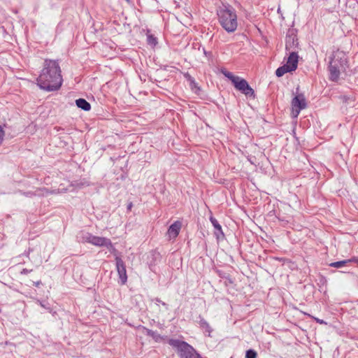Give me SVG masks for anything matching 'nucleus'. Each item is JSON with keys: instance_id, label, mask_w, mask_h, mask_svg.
I'll list each match as a JSON object with an SVG mask.
<instances>
[{"instance_id": "obj_26", "label": "nucleus", "mask_w": 358, "mask_h": 358, "mask_svg": "<svg viewBox=\"0 0 358 358\" xmlns=\"http://www.w3.org/2000/svg\"><path fill=\"white\" fill-rule=\"evenodd\" d=\"M312 318L315 321H316L317 323H319L320 324H327V322L325 321H324L323 320H320V319L315 317H312Z\"/></svg>"}, {"instance_id": "obj_22", "label": "nucleus", "mask_w": 358, "mask_h": 358, "mask_svg": "<svg viewBox=\"0 0 358 358\" xmlns=\"http://www.w3.org/2000/svg\"><path fill=\"white\" fill-rule=\"evenodd\" d=\"M257 354L254 350H248L246 351L245 358H257Z\"/></svg>"}, {"instance_id": "obj_15", "label": "nucleus", "mask_w": 358, "mask_h": 358, "mask_svg": "<svg viewBox=\"0 0 358 358\" xmlns=\"http://www.w3.org/2000/svg\"><path fill=\"white\" fill-rule=\"evenodd\" d=\"M292 71L289 69L288 66H287L285 64L283 65L282 66H280L279 68L277 69V70L275 71V75L278 76V77H281L285 73H287V72H291Z\"/></svg>"}, {"instance_id": "obj_28", "label": "nucleus", "mask_w": 358, "mask_h": 358, "mask_svg": "<svg viewBox=\"0 0 358 358\" xmlns=\"http://www.w3.org/2000/svg\"><path fill=\"white\" fill-rule=\"evenodd\" d=\"M31 271H32V270H28L27 268H23L20 273H21V274L25 275V274L29 273Z\"/></svg>"}, {"instance_id": "obj_8", "label": "nucleus", "mask_w": 358, "mask_h": 358, "mask_svg": "<svg viewBox=\"0 0 358 358\" xmlns=\"http://www.w3.org/2000/svg\"><path fill=\"white\" fill-rule=\"evenodd\" d=\"M298 45V39L293 31L289 32L286 36V50L289 52L296 51Z\"/></svg>"}, {"instance_id": "obj_6", "label": "nucleus", "mask_w": 358, "mask_h": 358, "mask_svg": "<svg viewBox=\"0 0 358 358\" xmlns=\"http://www.w3.org/2000/svg\"><path fill=\"white\" fill-rule=\"evenodd\" d=\"M115 262H116L117 271L119 278L121 281V284L124 285L127 280L126 266H125L123 260L119 257H115Z\"/></svg>"}, {"instance_id": "obj_10", "label": "nucleus", "mask_w": 358, "mask_h": 358, "mask_svg": "<svg viewBox=\"0 0 358 358\" xmlns=\"http://www.w3.org/2000/svg\"><path fill=\"white\" fill-rule=\"evenodd\" d=\"M289 55L287 59V64H285L292 71L297 68L298 64V55L296 51L289 52Z\"/></svg>"}, {"instance_id": "obj_2", "label": "nucleus", "mask_w": 358, "mask_h": 358, "mask_svg": "<svg viewBox=\"0 0 358 358\" xmlns=\"http://www.w3.org/2000/svg\"><path fill=\"white\" fill-rule=\"evenodd\" d=\"M222 27L228 33L234 32L238 27L237 15L235 10L229 6H224L217 13Z\"/></svg>"}, {"instance_id": "obj_31", "label": "nucleus", "mask_w": 358, "mask_h": 358, "mask_svg": "<svg viewBox=\"0 0 358 358\" xmlns=\"http://www.w3.org/2000/svg\"><path fill=\"white\" fill-rule=\"evenodd\" d=\"M34 284L36 287H38L41 284V281L34 282Z\"/></svg>"}, {"instance_id": "obj_25", "label": "nucleus", "mask_w": 358, "mask_h": 358, "mask_svg": "<svg viewBox=\"0 0 358 358\" xmlns=\"http://www.w3.org/2000/svg\"><path fill=\"white\" fill-rule=\"evenodd\" d=\"M37 303L41 306L43 307V308H45L47 309L48 310H49L50 312L51 311V308L50 307H48L46 304H45L44 303H43L42 301H39V300H37Z\"/></svg>"}, {"instance_id": "obj_5", "label": "nucleus", "mask_w": 358, "mask_h": 358, "mask_svg": "<svg viewBox=\"0 0 358 358\" xmlns=\"http://www.w3.org/2000/svg\"><path fill=\"white\" fill-rule=\"evenodd\" d=\"M234 87L244 94L245 96H255L254 90L249 85L246 80L238 77V79L234 83Z\"/></svg>"}, {"instance_id": "obj_11", "label": "nucleus", "mask_w": 358, "mask_h": 358, "mask_svg": "<svg viewBox=\"0 0 358 358\" xmlns=\"http://www.w3.org/2000/svg\"><path fill=\"white\" fill-rule=\"evenodd\" d=\"M94 235L90 233H84L82 232L79 236H78V238L81 243H89L92 244V239L93 238Z\"/></svg>"}, {"instance_id": "obj_33", "label": "nucleus", "mask_w": 358, "mask_h": 358, "mask_svg": "<svg viewBox=\"0 0 358 358\" xmlns=\"http://www.w3.org/2000/svg\"><path fill=\"white\" fill-rule=\"evenodd\" d=\"M161 304H162L163 306H164L166 309L168 308V305H167L166 303H164V302H163V301H162Z\"/></svg>"}, {"instance_id": "obj_20", "label": "nucleus", "mask_w": 358, "mask_h": 358, "mask_svg": "<svg viewBox=\"0 0 358 358\" xmlns=\"http://www.w3.org/2000/svg\"><path fill=\"white\" fill-rule=\"evenodd\" d=\"M184 76L189 82V85L192 89L196 87V83L194 79L188 73H185Z\"/></svg>"}, {"instance_id": "obj_16", "label": "nucleus", "mask_w": 358, "mask_h": 358, "mask_svg": "<svg viewBox=\"0 0 358 358\" xmlns=\"http://www.w3.org/2000/svg\"><path fill=\"white\" fill-rule=\"evenodd\" d=\"M222 73L226 78H229L233 84L235 82V80L238 79V77L237 76H234L232 73L227 70H222Z\"/></svg>"}, {"instance_id": "obj_29", "label": "nucleus", "mask_w": 358, "mask_h": 358, "mask_svg": "<svg viewBox=\"0 0 358 358\" xmlns=\"http://www.w3.org/2000/svg\"><path fill=\"white\" fill-rule=\"evenodd\" d=\"M154 301H155V303L157 304L158 303H162V301L159 299V298H156L154 299Z\"/></svg>"}, {"instance_id": "obj_9", "label": "nucleus", "mask_w": 358, "mask_h": 358, "mask_svg": "<svg viewBox=\"0 0 358 358\" xmlns=\"http://www.w3.org/2000/svg\"><path fill=\"white\" fill-rule=\"evenodd\" d=\"M182 223L180 221L174 222L168 229L167 234L169 238H176L180 231Z\"/></svg>"}, {"instance_id": "obj_32", "label": "nucleus", "mask_w": 358, "mask_h": 358, "mask_svg": "<svg viewBox=\"0 0 358 358\" xmlns=\"http://www.w3.org/2000/svg\"><path fill=\"white\" fill-rule=\"evenodd\" d=\"M24 194H25L26 196H32V195H34V194H33V193H31V192H27V193H24Z\"/></svg>"}, {"instance_id": "obj_27", "label": "nucleus", "mask_w": 358, "mask_h": 358, "mask_svg": "<svg viewBox=\"0 0 358 358\" xmlns=\"http://www.w3.org/2000/svg\"><path fill=\"white\" fill-rule=\"evenodd\" d=\"M4 136V131L3 130L2 127L0 126V144L3 141Z\"/></svg>"}, {"instance_id": "obj_21", "label": "nucleus", "mask_w": 358, "mask_h": 358, "mask_svg": "<svg viewBox=\"0 0 358 358\" xmlns=\"http://www.w3.org/2000/svg\"><path fill=\"white\" fill-rule=\"evenodd\" d=\"M184 76L189 82V85L192 89L196 87V83L194 79L188 73H185Z\"/></svg>"}, {"instance_id": "obj_13", "label": "nucleus", "mask_w": 358, "mask_h": 358, "mask_svg": "<svg viewBox=\"0 0 358 358\" xmlns=\"http://www.w3.org/2000/svg\"><path fill=\"white\" fill-rule=\"evenodd\" d=\"M210 220L214 228L217 231V232H215V235L217 236V237L219 238L220 235L223 236L224 234L222 231V227L218 223L217 220L213 217H210Z\"/></svg>"}, {"instance_id": "obj_18", "label": "nucleus", "mask_w": 358, "mask_h": 358, "mask_svg": "<svg viewBox=\"0 0 358 358\" xmlns=\"http://www.w3.org/2000/svg\"><path fill=\"white\" fill-rule=\"evenodd\" d=\"M184 76L189 82V85L192 89L196 87V83L194 79L188 73H185Z\"/></svg>"}, {"instance_id": "obj_24", "label": "nucleus", "mask_w": 358, "mask_h": 358, "mask_svg": "<svg viewBox=\"0 0 358 358\" xmlns=\"http://www.w3.org/2000/svg\"><path fill=\"white\" fill-rule=\"evenodd\" d=\"M145 331H146V334L148 336H150L152 338H155V336H156V333L150 329H146V328H144Z\"/></svg>"}, {"instance_id": "obj_4", "label": "nucleus", "mask_w": 358, "mask_h": 358, "mask_svg": "<svg viewBox=\"0 0 358 358\" xmlns=\"http://www.w3.org/2000/svg\"><path fill=\"white\" fill-rule=\"evenodd\" d=\"M306 101L303 94H299L292 100V116L297 117L300 111L306 108Z\"/></svg>"}, {"instance_id": "obj_3", "label": "nucleus", "mask_w": 358, "mask_h": 358, "mask_svg": "<svg viewBox=\"0 0 358 358\" xmlns=\"http://www.w3.org/2000/svg\"><path fill=\"white\" fill-rule=\"evenodd\" d=\"M345 62L346 58L343 52H337L334 54L329 66L331 80L335 81L338 78L340 71L344 67Z\"/></svg>"}, {"instance_id": "obj_7", "label": "nucleus", "mask_w": 358, "mask_h": 358, "mask_svg": "<svg viewBox=\"0 0 358 358\" xmlns=\"http://www.w3.org/2000/svg\"><path fill=\"white\" fill-rule=\"evenodd\" d=\"M92 244L96 246H105L106 247L110 252L115 251V248H114L111 241L109 238L105 237H100L94 236L92 239Z\"/></svg>"}, {"instance_id": "obj_23", "label": "nucleus", "mask_w": 358, "mask_h": 358, "mask_svg": "<svg viewBox=\"0 0 358 358\" xmlns=\"http://www.w3.org/2000/svg\"><path fill=\"white\" fill-rule=\"evenodd\" d=\"M148 42L149 44L154 45H155L157 43L156 38L152 35L148 36Z\"/></svg>"}, {"instance_id": "obj_1", "label": "nucleus", "mask_w": 358, "mask_h": 358, "mask_svg": "<svg viewBox=\"0 0 358 358\" xmlns=\"http://www.w3.org/2000/svg\"><path fill=\"white\" fill-rule=\"evenodd\" d=\"M62 83V76L59 63L56 60L45 59L43 68L37 78L40 88L51 92L59 89Z\"/></svg>"}, {"instance_id": "obj_19", "label": "nucleus", "mask_w": 358, "mask_h": 358, "mask_svg": "<svg viewBox=\"0 0 358 358\" xmlns=\"http://www.w3.org/2000/svg\"><path fill=\"white\" fill-rule=\"evenodd\" d=\"M184 76L189 82V85L192 89L196 87V83L194 79L188 73H185Z\"/></svg>"}, {"instance_id": "obj_34", "label": "nucleus", "mask_w": 358, "mask_h": 358, "mask_svg": "<svg viewBox=\"0 0 358 358\" xmlns=\"http://www.w3.org/2000/svg\"><path fill=\"white\" fill-rule=\"evenodd\" d=\"M131 207H132V203H131L128 205V209L130 210L131 208Z\"/></svg>"}, {"instance_id": "obj_17", "label": "nucleus", "mask_w": 358, "mask_h": 358, "mask_svg": "<svg viewBox=\"0 0 358 358\" xmlns=\"http://www.w3.org/2000/svg\"><path fill=\"white\" fill-rule=\"evenodd\" d=\"M352 260L348 259V260H343V261H339V262H335L330 264V266L334 267V268H341L345 265H346L348 263L351 262Z\"/></svg>"}, {"instance_id": "obj_30", "label": "nucleus", "mask_w": 358, "mask_h": 358, "mask_svg": "<svg viewBox=\"0 0 358 358\" xmlns=\"http://www.w3.org/2000/svg\"><path fill=\"white\" fill-rule=\"evenodd\" d=\"M350 260H352L351 262H355L358 266V258H353V259H351Z\"/></svg>"}, {"instance_id": "obj_12", "label": "nucleus", "mask_w": 358, "mask_h": 358, "mask_svg": "<svg viewBox=\"0 0 358 358\" xmlns=\"http://www.w3.org/2000/svg\"><path fill=\"white\" fill-rule=\"evenodd\" d=\"M76 106L85 110V111H88L90 110L91 108V106L89 102H87L85 99H78L76 101Z\"/></svg>"}, {"instance_id": "obj_14", "label": "nucleus", "mask_w": 358, "mask_h": 358, "mask_svg": "<svg viewBox=\"0 0 358 358\" xmlns=\"http://www.w3.org/2000/svg\"><path fill=\"white\" fill-rule=\"evenodd\" d=\"M201 328L204 331L205 333L208 334V336H210V333L212 332V329L209 324L203 319H201L199 322Z\"/></svg>"}]
</instances>
